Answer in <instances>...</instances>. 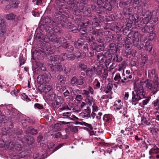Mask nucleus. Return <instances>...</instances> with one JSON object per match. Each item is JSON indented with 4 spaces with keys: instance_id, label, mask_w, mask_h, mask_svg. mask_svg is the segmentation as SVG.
<instances>
[{
    "instance_id": "19",
    "label": "nucleus",
    "mask_w": 159,
    "mask_h": 159,
    "mask_svg": "<svg viewBox=\"0 0 159 159\" xmlns=\"http://www.w3.org/2000/svg\"><path fill=\"white\" fill-rule=\"evenodd\" d=\"M18 156L19 159H30L29 154L26 152H22L19 153Z\"/></svg>"
},
{
    "instance_id": "17",
    "label": "nucleus",
    "mask_w": 159,
    "mask_h": 159,
    "mask_svg": "<svg viewBox=\"0 0 159 159\" xmlns=\"http://www.w3.org/2000/svg\"><path fill=\"white\" fill-rule=\"evenodd\" d=\"M113 88V84L111 83H108L106 87V88L103 89V88L101 87L100 90L102 91L105 92L106 93H107L111 91Z\"/></svg>"
},
{
    "instance_id": "61",
    "label": "nucleus",
    "mask_w": 159,
    "mask_h": 159,
    "mask_svg": "<svg viewBox=\"0 0 159 159\" xmlns=\"http://www.w3.org/2000/svg\"><path fill=\"white\" fill-rule=\"evenodd\" d=\"M111 27L110 28V29L112 31H115V30H118L119 27L114 23H111Z\"/></svg>"
},
{
    "instance_id": "51",
    "label": "nucleus",
    "mask_w": 159,
    "mask_h": 159,
    "mask_svg": "<svg viewBox=\"0 0 159 159\" xmlns=\"http://www.w3.org/2000/svg\"><path fill=\"white\" fill-rule=\"evenodd\" d=\"M71 113L70 112H64L62 114V116H63V118H68L69 119Z\"/></svg>"
},
{
    "instance_id": "52",
    "label": "nucleus",
    "mask_w": 159,
    "mask_h": 159,
    "mask_svg": "<svg viewBox=\"0 0 159 159\" xmlns=\"http://www.w3.org/2000/svg\"><path fill=\"white\" fill-rule=\"evenodd\" d=\"M78 67L79 69L82 70H86L87 68V66L84 63H80Z\"/></svg>"
},
{
    "instance_id": "63",
    "label": "nucleus",
    "mask_w": 159,
    "mask_h": 159,
    "mask_svg": "<svg viewBox=\"0 0 159 159\" xmlns=\"http://www.w3.org/2000/svg\"><path fill=\"white\" fill-rule=\"evenodd\" d=\"M135 28H137L138 29H141L143 27L142 25L141 24H139L138 22H135Z\"/></svg>"
},
{
    "instance_id": "42",
    "label": "nucleus",
    "mask_w": 159,
    "mask_h": 159,
    "mask_svg": "<svg viewBox=\"0 0 159 159\" xmlns=\"http://www.w3.org/2000/svg\"><path fill=\"white\" fill-rule=\"evenodd\" d=\"M122 46V45L120 44V42H117V45L116 46V48L113 50V51H112V52L116 53V52H119L120 51V48H121Z\"/></svg>"
},
{
    "instance_id": "11",
    "label": "nucleus",
    "mask_w": 159,
    "mask_h": 159,
    "mask_svg": "<svg viewBox=\"0 0 159 159\" xmlns=\"http://www.w3.org/2000/svg\"><path fill=\"white\" fill-rule=\"evenodd\" d=\"M67 16H66V19L67 20V21H66L67 24L66 25H67L66 26V27H63L65 28L70 29V31L74 33H76L78 31V28L74 27L73 24L69 22L67 19Z\"/></svg>"
},
{
    "instance_id": "29",
    "label": "nucleus",
    "mask_w": 159,
    "mask_h": 159,
    "mask_svg": "<svg viewBox=\"0 0 159 159\" xmlns=\"http://www.w3.org/2000/svg\"><path fill=\"white\" fill-rule=\"evenodd\" d=\"M150 16V20L152 23H156L157 21L158 18L156 16L155 13L154 14L153 13H152V14Z\"/></svg>"
},
{
    "instance_id": "43",
    "label": "nucleus",
    "mask_w": 159,
    "mask_h": 159,
    "mask_svg": "<svg viewBox=\"0 0 159 159\" xmlns=\"http://www.w3.org/2000/svg\"><path fill=\"white\" fill-rule=\"evenodd\" d=\"M112 55L111 54V57H109L107 56V57H106L107 59L105 61V63L106 66H108L111 64V60L112 59Z\"/></svg>"
},
{
    "instance_id": "54",
    "label": "nucleus",
    "mask_w": 159,
    "mask_h": 159,
    "mask_svg": "<svg viewBox=\"0 0 159 159\" xmlns=\"http://www.w3.org/2000/svg\"><path fill=\"white\" fill-rule=\"evenodd\" d=\"M94 85L95 86V89H98L100 87V83L98 80L97 79H96L94 82H93Z\"/></svg>"
},
{
    "instance_id": "10",
    "label": "nucleus",
    "mask_w": 159,
    "mask_h": 159,
    "mask_svg": "<svg viewBox=\"0 0 159 159\" xmlns=\"http://www.w3.org/2000/svg\"><path fill=\"white\" fill-rule=\"evenodd\" d=\"M80 12L83 13L85 16H88L91 13L90 8L82 5L80 6Z\"/></svg>"
},
{
    "instance_id": "13",
    "label": "nucleus",
    "mask_w": 159,
    "mask_h": 159,
    "mask_svg": "<svg viewBox=\"0 0 159 159\" xmlns=\"http://www.w3.org/2000/svg\"><path fill=\"white\" fill-rule=\"evenodd\" d=\"M154 30V28L152 26L145 25L142 28L141 31L143 33H149L153 32Z\"/></svg>"
},
{
    "instance_id": "39",
    "label": "nucleus",
    "mask_w": 159,
    "mask_h": 159,
    "mask_svg": "<svg viewBox=\"0 0 159 159\" xmlns=\"http://www.w3.org/2000/svg\"><path fill=\"white\" fill-rule=\"evenodd\" d=\"M130 0H120V3L119 5L121 6H126L129 4L130 2ZM131 1V0H130Z\"/></svg>"
},
{
    "instance_id": "40",
    "label": "nucleus",
    "mask_w": 159,
    "mask_h": 159,
    "mask_svg": "<svg viewBox=\"0 0 159 159\" xmlns=\"http://www.w3.org/2000/svg\"><path fill=\"white\" fill-rule=\"evenodd\" d=\"M139 16H140L138 14V15L135 14L132 16L129 17L134 22L135 24V22H138V19Z\"/></svg>"
},
{
    "instance_id": "46",
    "label": "nucleus",
    "mask_w": 159,
    "mask_h": 159,
    "mask_svg": "<svg viewBox=\"0 0 159 159\" xmlns=\"http://www.w3.org/2000/svg\"><path fill=\"white\" fill-rule=\"evenodd\" d=\"M57 79L61 83L63 84H64L66 81L65 78L61 75H57Z\"/></svg>"
},
{
    "instance_id": "33",
    "label": "nucleus",
    "mask_w": 159,
    "mask_h": 159,
    "mask_svg": "<svg viewBox=\"0 0 159 159\" xmlns=\"http://www.w3.org/2000/svg\"><path fill=\"white\" fill-rule=\"evenodd\" d=\"M39 155L38 153H35L33 155L34 159H44L47 157V154H46L43 155L41 157H39Z\"/></svg>"
},
{
    "instance_id": "30",
    "label": "nucleus",
    "mask_w": 159,
    "mask_h": 159,
    "mask_svg": "<svg viewBox=\"0 0 159 159\" xmlns=\"http://www.w3.org/2000/svg\"><path fill=\"white\" fill-rule=\"evenodd\" d=\"M141 121L142 124H144L146 125H151L152 122L149 120H147L144 116L141 117Z\"/></svg>"
},
{
    "instance_id": "64",
    "label": "nucleus",
    "mask_w": 159,
    "mask_h": 159,
    "mask_svg": "<svg viewBox=\"0 0 159 159\" xmlns=\"http://www.w3.org/2000/svg\"><path fill=\"white\" fill-rule=\"evenodd\" d=\"M89 32L92 34L93 35H94L95 34V28L93 27H90L89 28Z\"/></svg>"
},
{
    "instance_id": "48",
    "label": "nucleus",
    "mask_w": 159,
    "mask_h": 159,
    "mask_svg": "<svg viewBox=\"0 0 159 159\" xmlns=\"http://www.w3.org/2000/svg\"><path fill=\"white\" fill-rule=\"evenodd\" d=\"M53 28V31L56 33L60 34L62 33V30L59 27L55 26Z\"/></svg>"
},
{
    "instance_id": "32",
    "label": "nucleus",
    "mask_w": 159,
    "mask_h": 159,
    "mask_svg": "<svg viewBox=\"0 0 159 159\" xmlns=\"http://www.w3.org/2000/svg\"><path fill=\"white\" fill-rule=\"evenodd\" d=\"M76 2L75 0V2L74 3H72V4H70L71 6L70 7L71 8H72V9L74 11L77 12V13H80V6H79V7L76 5V4H75V3Z\"/></svg>"
},
{
    "instance_id": "49",
    "label": "nucleus",
    "mask_w": 159,
    "mask_h": 159,
    "mask_svg": "<svg viewBox=\"0 0 159 159\" xmlns=\"http://www.w3.org/2000/svg\"><path fill=\"white\" fill-rule=\"evenodd\" d=\"M22 147V146L17 142L15 144H14V147L13 148H15L17 151H19L21 150Z\"/></svg>"
},
{
    "instance_id": "9",
    "label": "nucleus",
    "mask_w": 159,
    "mask_h": 159,
    "mask_svg": "<svg viewBox=\"0 0 159 159\" xmlns=\"http://www.w3.org/2000/svg\"><path fill=\"white\" fill-rule=\"evenodd\" d=\"M148 77L151 79H153L155 81L157 82L158 80V75L155 74V70L154 69L148 70Z\"/></svg>"
},
{
    "instance_id": "59",
    "label": "nucleus",
    "mask_w": 159,
    "mask_h": 159,
    "mask_svg": "<svg viewBox=\"0 0 159 159\" xmlns=\"http://www.w3.org/2000/svg\"><path fill=\"white\" fill-rule=\"evenodd\" d=\"M155 36V34L153 33H150L148 37V39L150 41L153 40Z\"/></svg>"
},
{
    "instance_id": "15",
    "label": "nucleus",
    "mask_w": 159,
    "mask_h": 159,
    "mask_svg": "<svg viewBox=\"0 0 159 159\" xmlns=\"http://www.w3.org/2000/svg\"><path fill=\"white\" fill-rule=\"evenodd\" d=\"M143 82H142L140 81L139 83H138L137 84H135V83L134 84V86L135 90L137 91L138 93H139V92H144V89L143 86Z\"/></svg>"
},
{
    "instance_id": "14",
    "label": "nucleus",
    "mask_w": 159,
    "mask_h": 159,
    "mask_svg": "<svg viewBox=\"0 0 159 159\" xmlns=\"http://www.w3.org/2000/svg\"><path fill=\"white\" fill-rule=\"evenodd\" d=\"M48 37L49 40L52 42L54 44H58L59 43L58 39L57 38V36L53 34H50L49 35H48Z\"/></svg>"
},
{
    "instance_id": "37",
    "label": "nucleus",
    "mask_w": 159,
    "mask_h": 159,
    "mask_svg": "<svg viewBox=\"0 0 159 159\" xmlns=\"http://www.w3.org/2000/svg\"><path fill=\"white\" fill-rule=\"evenodd\" d=\"M121 78L119 74H116L114 77V80L116 82L117 84H121Z\"/></svg>"
},
{
    "instance_id": "27",
    "label": "nucleus",
    "mask_w": 159,
    "mask_h": 159,
    "mask_svg": "<svg viewBox=\"0 0 159 159\" xmlns=\"http://www.w3.org/2000/svg\"><path fill=\"white\" fill-rule=\"evenodd\" d=\"M124 40L125 44V49H131L130 46L131 45V43L130 42L129 39L128 38L126 37V39H125Z\"/></svg>"
},
{
    "instance_id": "21",
    "label": "nucleus",
    "mask_w": 159,
    "mask_h": 159,
    "mask_svg": "<svg viewBox=\"0 0 159 159\" xmlns=\"http://www.w3.org/2000/svg\"><path fill=\"white\" fill-rule=\"evenodd\" d=\"M139 35V33L138 31L130 32L128 34V37L130 39L132 37L134 39H139L138 37Z\"/></svg>"
},
{
    "instance_id": "36",
    "label": "nucleus",
    "mask_w": 159,
    "mask_h": 159,
    "mask_svg": "<svg viewBox=\"0 0 159 159\" xmlns=\"http://www.w3.org/2000/svg\"><path fill=\"white\" fill-rule=\"evenodd\" d=\"M159 152V149L157 147L152 148L149 152L150 155L158 153Z\"/></svg>"
},
{
    "instance_id": "12",
    "label": "nucleus",
    "mask_w": 159,
    "mask_h": 159,
    "mask_svg": "<svg viewBox=\"0 0 159 159\" xmlns=\"http://www.w3.org/2000/svg\"><path fill=\"white\" fill-rule=\"evenodd\" d=\"M91 48L93 51L96 52H99L102 50V46L100 45H98L97 43L93 42L91 44Z\"/></svg>"
},
{
    "instance_id": "2",
    "label": "nucleus",
    "mask_w": 159,
    "mask_h": 159,
    "mask_svg": "<svg viewBox=\"0 0 159 159\" xmlns=\"http://www.w3.org/2000/svg\"><path fill=\"white\" fill-rule=\"evenodd\" d=\"M137 12L139 15L140 17V19L144 24H147L150 20L149 17L150 16L151 12L149 10H145L143 7H139L137 8Z\"/></svg>"
},
{
    "instance_id": "20",
    "label": "nucleus",
    "mask_w": 159,
    "mask_h": 159,
    "mask_svg": "<svg viewBox=\"0 0 159 159\" xmlns=\"http://www.w3.org/2000/svg\"><path fill=\"white\" fill-rule=\"evenodd\" d=\"M63 48L66 49L67 52L72 53L74 50V48L73 46L70 44L67 43L63 45L62 46Z\"/></svg>"
},
{
    "instance_id": "58",
    "label": "nucleus",
    "mask_w": 159,
    "mask_h": 159,
    "mask_svg": "<svg viewBox=\"0 0 159 159\" xmlns=\"http://www.w3.org/2000/svg\"><path fill=\"white\" fill-rule=\"evenodd\" d=\"M116 46V44L114 43H111L109 44V47L110 48V50L112 52V51H113V50L115 49Z\"/></svg>"
},
{
    "instance_id": "56",
    "label": "nucleus",
    "mask_w": 159,
    "mask_h": 159,
    "mask_svg": "<svg viewBox=\"0 0 159 159\" xmlns=\"http://www.w3.org/2000/svg\"><path fill=\"white\" fill-rule=\"evenodd\" d=\"M6 27H0V36H3L6 33Z\"/></svg>"
},
{
    "instance_id": "18",
    "label": "nucleus",
    "mask_w": 159,
    "mask_h": 159,
    "mask_svg": "<svg viewBox=\"0 0 159 159\" xmlns=\"http://www.w3.org/2000/svg\"><path fill=\"white\" fill-rule=\"evenodd\" d=\"M25 131L26 133H30L33 135L36 134L38 132L37 130L34 129L32 127H27V128L25 129Z\"/></svg>"
},
{
    "instance_id": "34",
    "label": "nucleus",
    "mask_w": 159,
    "mask_h": 159,
    "mask_svg": "<svg viewBox=\"0 0 159 159\" xmlns=\"http://www.w3.org/2000/svg\"><path fill=\"white\" fill-rule=\"evenodd\" d=\"M56 66L57 65H55L54 64L51 63L49 65L51 71L53 74H55L57 71Z\"/></svg>"
},
{
    "instance_id": "35",
    "label": "nucleus",
    "mask_w": 159,
    "mask_h": 159,
    "mask_svg": "<svg viewBox=\"0 0 159 159\" xmlns=\"http://www.w3.org/2000/svg\"><path fill=\"white\" fill-rule=\"evenodd\" d=\"M11 4L12 7L16 8L18 7V6L20 3V1L18 0H13L10 3Z\"/></svg>"
},
{
    "instance_id": "62",
    "label": "nucleus",
    "mask_w": 159,
    "mask_h": 159,
    "mask_svg": "<svg viewBox=\"0 0 159 159\" xmlns=\"http://www.w3.org/2000/svg\"><path fill=\"white\" fill-rule=\"evenodd\" d=\"M132 42L134 45L135 47H136L138 45V43H139V39H133L132 40Z\"/></svg>"
},
{
    "instance_id": "16",
    "label": "nucleus",
    "mask_w": 159,
    "mask_h": 159,
    "mask_svg": "<svg viewBox=\"0 0 159 159\" xmlns=\"http://www.w3.org/2000/svg\"><path fill=\"white\" fill-rule=\"evenodd\" d=\"M96 70L95 67H93L91 69L88 68L86 71V75L89 77H92L94 74Z\"/></svg>"
},
{
    "instance_id": "22",
    "label": "nucleus",
    "mask_w": 159,
    "mask_h": 159,
    "mask_svg": "<svg viewBox=\"0 0 159 159\" xmlns=\"http://www.w3.org/2000/svg\"><path fill=\"white\" fill-rule=\"evenodd\" d=\"M143 83L146 84L145 87L147 89L151 90L152 88L153 82L149 80H147Z\"/></svg>"
},
{
    "instance_id": "47",
    "label": "nucleus",
    "mask_w": 159,
    "mask_h": 159,
    "mask_svg": "<svg viewBox=\"0 0 159 159\" xmlns=\"http://www.w3.org/2000/svg\"><path fill=\"white\" fill-rule=\"evenodd\" d=\"M113 40L112 34H109L108 36L105 38L104 40L107 43H109Z\"/></svg>"
},
{
    "instance_id": "5",
    "label": "nucleus",
    "mask_w": 159,
    "mask_h": 159,
    "mask_svg": "<svg viewBox=\"0 0 159 159\" xmlns=\"http://www.w3.org/2000/svg\"><path fill=\"white\" fill-rule=\"evenodd\" d=\"M84 78L82 76H80L79 79L75 76H74L72 78L70 83L72 84H75L78 86H81L84 84Z\"/></svg>"
},
{
    "instance_id": "4",
    "label": "nucleus",
    "mask_w": 159,
    "mask_h": 159,
    "mask_svg": "<svg viewBox=\"0 0 159 159\" xmlns=\"http://www.w3.org/2000/svg\"><path fill=\"white\" fill-rule=\"evenodd\" d=\"M134 3L137 5V7L138 8L139 7H147L149 4L150 0H133Z\"/></svg>"
},
{
    "instance_id": "38",
    "label": "nucleus",
    "mask_w": 159,
    "mask_h": 159,
    "mask_svg": "<svg viewBox=\"0 0 159 159\" xmlns=\"http://www.w3.org/2000/svg\"><path fill=\"white\" fill-rule=\"evenodd\" d=\"M93 24V22L91 20H90L88 19H86L85 20L84 22L83 23L81 26L82 25V27H84L85 28L86 26H87L89 25H91Z\"/></svg>"
},
{
    "instance_id": "8",
    "label": "nucleus",
    "mask_w": 159,
    "mask_h": 159,
    "mask_svg": "<svg viewBox=\"0 0 159 159\" xmlns=\"http://www.w3.org/2000/svg\"><path fill=\"white\" fill-rule=\"evenodd\" d=\"M49 61H50L51 63L57 65L61 61V59L60 58V56L58 55H53L50 57L49 58Z\"/></svg>"
},
{
    "instance_id": "1",
    "label": "nucleus",
    "mask_w": 159,
    "mask_h": 159,
    "mask_svg": "<svg viewBox=\"0 0 159 159\" xmlns=\"http://www.w3.org/2000/svg\"><path fill=\"white\" fill-rule=\"evenodd\" d=\"M65 14V13L63 10L59 8L58 10H57L56 12H55L53 15L54 21L52 17L47 16L45 17L44 22L45 23L52 26H57L60 24L62 27H66L67 20L66 16Z\"/></svg>"
},
{
    "instance_id": "41",
    "label": "nucleus",
    "mask_w": 159,
    "mask_h": 159,
    "mask_svg": "<svg viewBox=\"0 0 159 159\" xmlns=\"http://www.w3.org/2000/svg\"><path fill=\"white\" fill-rule=\"evenodd\" d=\"M7 119L4 115H0V126L3 125L6 121Z\"/></svg>"
},
{
    "instance_id": "3",
    "label": "nucleus",
    "mask_w": 159,
    "mask_h": 159,
    "mask_svg": "<svg viewBox=\"0 0 159 159\" xmlns=\"http://www.w3.org/2000/svg\"><path fill=\"white\" fill-rule=\"evenodd\" d=\"M51 77L50 73L47 71L43 75H40L37 78V82L39 84H45L46 83H48L50 80Z\"/></svg>"
},
{
    "instance_id": "45",
    "label": "nucleus",
    "mask_w": 159,
    "mask_h": 159,
    "mask_svg": "<svg viewBox=\"0 0 159 159\" xmlns=\"http://www.w3.org/2000/svg\"><path fill=\"white\" fill-rule=\"evenodd\" d=\"M6 25L5 20L2 16H0V27H6Z\"/></svg>"
},
{
    "instance_id": "53",
    "label": "nucleus",
    "mask_w": 159,
    "mask_h": 159,
    "mask_svg": "<svg viewBox=\"0 0 159 159\" xmlns=\"http://www.w3.org/2000/svg\"><path fill=\"white\" fill-rule=\"evenodd\" d=\"M131 9L129 8H125L124 9L123 13L124 15L126 16H129L130 14V12Z\"/></svg>"
},
{
    "instance_id": "57",
    "label": "nucleus",
    "mask_w": 159,
    "mask_h": 159,
    "mask_svg": "<svg viewBox=\"0 0 159 159\" xmlns=\"http://www.w3.org/2000/svg\"><path fill=\"white\" fill-rule=\"evenodd\" d=\"M114 109L115 111L120 110L121 108L122 105L121 104H118V103H115V102H114Z\"/></svg>"
},
{
    "instance_id": "31",
    "label": "nucleus",
    "mask_w": 159,
    "mask_h": 159,
    "mask_svg": "<svg viewBox=\"0 0 159 159\" xmlns=\"http://www.w3.org/2000/svg\"><path fill=\"white\" fill-rule=\"evenodd\" d=\"M144 47L145 50L150 52L152 51V46L148 41H147L146 42Z\"/></svg>"
},
{
    "instance_id": "50",
    "label": "nucleus",
    "mask_w": 159,
    "mask_h": 159,
    "mask_svg": "<svg viewBox=\"0 0 159 159\" xmlns=\"http://www.w3.org/2000/svg\"><path fill=\"white\" fill-rule=\"evenodd\" d=\"M35 52H36L37 55H43L46 54L45 50H41L39 49L35 50Z\"/></svg>"
},
{
    "instance_id": "55",
    "label": "nucleus",
    "mask_w": 159,
    "mask_h": 159,
    "mask_svg": "<svg viewBox=\"0 0 159 159\" xmlns=\"http://www.w3.org/2000/svg\"><path fill=\"white\" fill-rule=\"evenodd\" d=\"M16 17V15L13 13H11L7 15L6 18L8 20L14 19Z\"/></svg>"
},
{
    "instance_id": "7",
    "label": "nucleus",
    "mask_w": 159,
    "mask_h": 159,
    "mask_svg": "<svg viewBox=\"0 0 159 159\" xmlns=\"http://www.w3.org/2000/svg\"><path fill=\"white\" fill-rule=\"evenodd\" d=\"M138 95L136 92L132 91V99H141L146 98L143 92H139L138 93Z\"/></svg>"
},
{
    "instance_id": "28",
    "label": "nucleus",
    "mask_w": 159,
    "mask_h": 159,
    "mask_svg": "<svg viewBox=\"0 0 159 159\" xmlns=\"http://www.w3.org/2000/svg\"><path fill=\"white\" fill-rule=\"evenodd\" d=\"M52 101H51V103L52 106L53 107H59L61 106V101L60 102H58L57 101V100H51ZM61 101H62V100H61Z\"/></svg>"
},
{
    "instance_id": "44",
    "label": "nucleus",
    "mask_w": 159,
    "mask_h": 159,
    "mask_svg": "<svg viewBox=\"0 0 159 159\" xmlns=\"http://www.w3.org/2000/svg\"><path fill=\"white\" fill-rule=\"evenodd\" d=\"M52 89V87L50 85H46L43 88V91L45 93L48 92L51 90Z\"/></svg>"
},
{
    "instance_id": "25",
    "label": "nucleus",
    "mask_w": 159,
    "mask_h": 159,
    "mask_svg": "<svg viewBox=\"0 0 159 159\" xmlns=\"http://www.w3.org/2000/svg\"><path fill=\"white\" fill-rule=\"evenodd\" d=\"M112 56V61L114 62H119L123 60L122 56L118 54L113 55Z\"/></svg>"
},
{
    "instance_id": "60",
    "label": "nucleus",
    "mask_w": 159,
    "mask_h": 159,
    "mask_svg": "<svg viewBox=\"0 0 159 159\" xmlns=\"http://www.w3.org/2000/svg\"><path fill=\"white\" fill-rule=\"evenodd\" d=\"M94 35L97 36H100L102 35V31L101 29H96L95 30Z\"/></svg>"
},
{
    "instance_id": "6",
    "label": "nucleus",
    "mask_w": 159,
    "mask_h": 159,
    "mask_svg": "<svg viewBox=\"0 0 159 159\" xmlns=\"http://www.w3.org/2000/svg\"><path fill=\"white\" fill-rule=\"evenodd\" d=\"M107 56L109 57H111V54L107 52L104 53L101 52L98 53L97 55V59L100 62H103L105 61V58L107 57Z\"/></svg>"
},
{
    "instance_id": "24",
    "label": "nucleus",
    "mask_w": 159,
    "mask_h": 159,
    "mask_svg": "<svg viewBox=\"0 0 159 159\" xmlns=\"http://www.w3.org/2000/svg\"><path fill=\"white\" fill-rule=\"evenodd\" d=\"M159 90V84L156 83L153 86H152V88L151 89L153 94L151 96H154L155 97V94Z\"/></svg>"
},
{
    "instance_id": "26",
    "label": "nucleus",
    "mask_w": 159,
    "mask_h": 159,
    "mask_svg": "<svg viewBox=\"0 0 159 159\" xmlns=\"http://www.w3.org/2000/svg\"><path fill=\"white\" fill-rule=\"evenodd\" d=\"M113 40H116L117 42H119L122 40V36L121 34H112Z\"/></svg>"
},
{
    "instance_id": "23",
    "label": "nucleus",
    "mask_w": 159,
    "mask_h": 159,
    "mask_svg": "<svg viewBox=\"0 0 159 159\" xmlns=\"http://www.w3.org/2000/svg\"><path fill=\"white\" fill-rule=\"evenodd\" d=\"M123 22L126 24V26L131 28L132 26V24L133 23L132 20L130 17L129 18H125L124 19Z\"/></svg>"
}]
</instances>
